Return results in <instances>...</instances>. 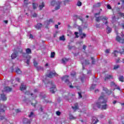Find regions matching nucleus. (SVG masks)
<instances>
[{
    "label": "nucleus",
    "mask_w": 124,
    "mask_h": 124,
    "mask_svg": "<svg viewBox=\"0 0 124 124\" xmlns=\"http://www.w3.org/2000/svg\"><path fill=\"white\" fill-rule=\"evenodd\" d=\"M103 91L105 92V93L103 92L101 93L98 100V102L96 103V105L98 108L106 110L108 107V105L106 104L107 103V100L108 99V98H106V93L108 95H110V94L112 93V91H108L107 88L104 87H103Z\"/></svg>",
    "instance_id": "f257e3e1"
},
{
    "label": "nucleus",
    "mask_w": 124,
    "mask_h": 124,
    "mask_svg": "<svg viewBox=\"0 0 124 124\" xmlns=\"http://www.w3.org/2000/svg\"><path fill=\"white\" fill-rule=\"evenodd\" d=\"M99 15H100V12H99L98 13H96L94 15L96 22H99V21L103 20V21H106L105 22V25H107L108 24V22L107 21L108 20V17L102 16H99Z\"/></svg>",
    "instance_id": "f03ea898"
},
{
    "label": "nucleus",
    "mask_w": 124,
    "mask_h": 124,
    "mask_svg": "<svg viewBox=\"0 0 124 124\" xmlns=\"http://www.w3.org/2000/svg\"><path fill=\"white\" fill-rule=\"evenodd\" d=\"M78 29L79 30V32H75V35H76V38H78L79 37V35H78V33L79 35V37L81 39H83V38H85L87 36V34L85 33H83L82 32V28L80 26H78Z\"/></svg>",
    "instance_id": "7ed1b4c3"
},
{
    "label": "nucleus",
    "mask_w": 124,
    "mask_h": 124,
    "mask_svg": "<svg viewBox=\"0 0 124 124\" xmlns=\"http://www.w3.org/2000/svg\"><path fill=\"white\" fill-rule=\"evenodd\" d=\"M26 53H24L23 56L24 57H26V58L28 59L26 62V63L28 64V65H29L30 64V60L31 59V57L29 55V54H31V50L30 48H27L26 49Z\"/></svg>",
    "instance_id": "20e7f679"
},
{
    "label": "nucleus",
    "mask_w": 124,
    "mask_h": 124,
    "mask_svg": "<svg viewBox=\"0 0 124 124\" xmlns=\"http://www.w3.org/2000/svg\"><path fill=\"white\" fill-rule=\"evenodd\" d=\"M47 86H48V87H49L50 86V87H51L50 88V92H51L52 93H55V92L57 91V88H56V85H55V84L53 83V82H50L47 83Z\"/></svg>",
    "instance_id": "39448f33"
},
{
    "label": "nucleus",
    "mask_w": 124,
    "mask_h": 124,
    "mask_svg": "<svg viewBox=\"0 0 124 124\" xmlns=\"http://www.w3.org/2000/svg\"><path fill=\"white\" fill-rule=\"evenodd\" d=\"M6 109V107L5 105L1 106L0 108V120H3L4 119V116H1V115H3L4 113V110Z\"/></svg>",
    "instance_id": "423d86ee"
},
{
    "label": "nucleus",
    "mask_w": 124,
    "mask_h": 124,
    "mask_svg": "<svg viewBox=\"0 0 124 124\" xmlns=\"http://www.w3.org/2000/svg\"><path fill=\"white\" fill-rule=\"evenodd\" d=\"M57 74H56V72L53 71L50 72L49 74L46 75V77H48V78H53L54 76H56Z\"/></svg>",
    "instance_id": "0eeeda50"
},
{
    "label": "nucleus",
    "mask_w": 124,
    "mask_h": 124,
    "mask_svg": "<svg viewBox=\"0 0 124 124\" xmlns=\"http://www.w3.org/2000/svg\"><path fill=\"white\" fill-rule=\"evenodd\" d=\"M67 78H68V76H65L64 77H63L62 78V80H65V83H66V84H70V82H69V80L67 79Z\"/></svg>",
    "instance_id": "6e6552de"
},
{
    "label": "nucleus",
    "mask_w": 124,
    "mask_h": 124,
    "mask_svg": "<svg viewBox=\"0 0 124 124\" xmlns=\"http://www.w3.org/2000/svg\"><path fill=\"white\" fill-rule=\"evenodd\" d=\"M116 40L117 41H118V42H120V43H124V38L122 39L118 35L116 36Z\"/></svg>",
    "instance_id": "1a4fd4ad"
},
{
    "label": "nucleus",
    "mask_w": 124,
    "mask_h": 124,
    "mask_svg": "<svg viewBox=\"0 0 124 124\" xmlns=\"http://www.w3.org/2000/svg\"><path fill=\"white\" fill-rule=\"evenodd\" d=\"M110 79H113V76L110 75H106L105 77V81H108Z\"/></svg>",
    "instance_id": "9d476101"
},
{
    "label": "nucleus",
    "mask_w": 124,
    "mask_h": 124,
    "mask_svg": "<svg viewBox=\"0 0 124 124\" xmlns=\"http://www.w3.org/2000/svg\"><path fill=\"white\" fill-rule=\"evenodd\" d=\"M12 91V88L9 87H6L4 88L3 92H5L6 93H9V92H11Z\"/></svg>",
    "instance_id": "9b49d317"
},
{
    "label": "nucleus",
    "mask_w": 124,
    "mask_h": 124,
    "mask_svg": "<svg viewBox=\"0 0 124 124\" xmlns=\"http://www.w3.org/2000/svg\"><path fill=\"white\" fill-rule=\"evenodd\" d=\"M31 4V2L29 1V0H24L23 6L24 7H28V5Z\"/></svg>",
    "instance_id": "f8f14e48"
},
{
    "label": "nucleus",
    "mask_w": 124,
    "mask_h": 124,
    "mask_svg": "<svg viewBox=\"0 0 124 124\" xmlns=\"http://www.w3.org/2000/svg\"><path fill=\"white\" fill-rule=\"evenodd\" d=\"M81 62L83 68H84V66L85 65L89 64V63H90V62H89V60H85L83 62V61L81 60Z\"/></svg>",
    "instance_id": "ddd939ff"
},
{
    "label": "nucleus",
    "mask_w": 124,
    "mask_h": 124,
    "mask_svg": "<svg viewBox=\"0 0 124 124\" xmlns=\"http://www.w3.org/2000/svg\"><path fill=\"white\" fill-rule=\"evenodd\" d=\"M27 89V86L24 83H22L20 87V91H24Z\"/></svg>",
    "instance_id": "4468645a"
},
{
    "label": "nucleus",
    "mask_w": 124,
    "mask_h": 124,
    "mask_svg": "<svg viewBox=\"0 0 124 124\" xmlns=\"http://www.w3.org/2000/svg\"><path fill=\"white\" fill-rule=\"evenodd\" d=\"M56 3H57L58 5L55 7V10H59V9H60V7H61V3H62V2L60 1H58L56 2Z\"/></svg>",
    "instance_id": "2eb2a0df"
},
{
    "label": "nucleus",
    "mask_w": 124,
    "mask_h": 124,
    "mask_svg": "<svg viewBox=\"0 0 124 124\" xmlns=\"http://www.w3.org/2000/svg\"><path fill=\"white\" fill-rule=\"evenodd\" d=\"M98 123V120L97 119V118L95 117H93V121L92 124H96Z\"/></svg>",
    "instance_id": "dca6fc26"
},
{
    "label": "nucleus",
    "mask_w": 124,
    "mask_h": 124,
    "mask_svg": "<svg viewBox=\"0 0 124 124\" xmlns=\"http://www.w3.org/2000/svg\"><path fill=\"white\" fill-rule=\"evenodd\" d=\"M1 100H3V101H5V100L7 99V97H6V96L4 95V94H1Z\"/></svg>",
    "instance_id": "f3484780"
},
{
    "label": "nucleus",
    "mask_w": 124,
    "mask_h": 124,
    "mask_svg": "<svg viewBox=\"0 0 124 124\" xmlns=\"http://www.w3.org/2000/svg\"><path fill=\"white\" fill-rule=\"evenodd\" d=\"M45 4L42 2V3H41L39 5V9L40 10H42L43 7H45Z\"/></svg>",
    "instance_id": "a211bd4d"
},
{
    "label": "nucleus",
    "mask_w": 124,
    "mask_h": 124,
    "mask_svg": "<svg viewBox=\"0 0 124 124\" xmlns=\"http://www.w3.org/2000/svg\"><path fill=\"white\" fill-rule=\"evenodd\" d=\"M50 23L54 24V20L52 19H50L49 20H47L45 22L46 25H49Z\"/></svg>",
    "instance_id": "6ab92c4d"
},
{
    "label": "nucleus",
    "mask_w": 124,
    "mask_h": 124,
    "mask_svg": "<svg viewBox=\"0 0 124 124\" xmlns=\"http://www.w3.org/2000/svg\"><path fill=\"white\" fill-rule=\"evenodd\" d=\"M17 55H18L17 52H16V53L14 52V53H13L11 55V58L12 59V60H14V59L16 58Z\"/></svg>",
    "instance_id": "aec40b11"
},
{
    "label": "nucleus",
    "mask_w": 124,
    "mask_h": 124,
    "mask_svg": "<svg viewBox=\"0 0 124 124\" xmlns=\"http://www.w3.org/2000/svg\"><path fill=\"white\" fill-rule=\"evenodd\" d=\"M72 108H73V109H74L75 111H76V110H78L79 108V107H78V103L75 104V106L72 107Z\"/></svg>",
    "instance_id": "412c9836"
},
{
    "label": "nucleus",
    "mask_w": 124,
    "mask_h": 124,
    "mask_svg": "<svg viewBox=\"0 0 124 124\" xmlns=\"http://www.w3.org/2000/svg\"><path fill=\"white\" fill-rule=\"evenodd\" d=\"M35 28L37 30H39V29H41L42 27V24L41 23H38L36 26H35Z\"/></svg>",
    "instance_id": "4be33fe9"
},
{
    "label": "nucleus",
    "mask_w": 124,
    "mask_h": 124,
    "mask_svg": "<svg viewBox=\"0 0 124 124\" xmlns=\"http://www.w3.org/2000/svg\"><path fill=\"white\" fill-rule=\"evenodd\" d=\"M32 6L33 9H36V8H37V7L38 6V4L36 3H33Z\"/></svg>",
    "instance_id": "5701e85b"
},
{
    "label": "nucleus",
    "mask_w": 124,
    "mask_h": 124,
    "mask_svg": "<svg viewBox=\"0 0 124 124\" xmlns=\"http://www.w3.org/2000/svg\"><path fill=\"white\" fill-rule=\"evenodd\" d=\"M112 31V29L108 27V26L107 28V33H110Z\"/></svg>",
    "instance_id": "b1692460"
},
{
    "label": "nucleus",
    "mask_w": 124,
    "mask_h": 124,
    "mask_svg": "<svg viewBox=\"0 0 124 124\" xmlns=\"http://www.w3.org/2000/svg\"><path fill=\"white\" fill-rule=\"evenodd\" d=\"M96 28H98L99 29H101L103 27V24H96Z\"/></svg>",
    "instance_id": "393cba45"
},
{
    "label": "nucleus",
    "mask_w": 124,
    "mask_h": 124,
    "mask_svg": "<svg viewBox=\"0 0 124 124\" xmlns=\"http://www.w3.org/2000/svg\"><path fill=\"white\" fill-rule=\"evenodd\" d=\"M16 72L17 74H21L22 73V72L21 71V70H20V69H19V68L16 69Z\"/></svg>",
    "instance_id": "a878e982"
},
{
    "label": "nucleus",
    "mask_w": 124,
    "mask_h": 124,
    "mask_svg": "<svg viewBox=\"0 0 124 124\" xmlns=\"http://www.w3.org/2000/svg\"><path fill=\"white\" fill-rule=\"evenodd\" d=\"M55 55H56L55 52H52L50 54V58H51L52 59L55 58Z\"/></svg>",
    "instance_id": "bb28decb"
},
{
    "label": "nucleus",
    "mask_w": 124,
    "mask_h": 124,
    "mask_svg": "<svg viewBox=\"0 0 124 124\" xmlns=\"http://www.w3.org/2000/svg\"><path fill=\"white\" fill-rule=\"evenodd\" d=\"M68 62V59H67L66 58H63L62 59V63H65V62Z\"/></svg>",
    "instance_id": "cd10ccee"
},
{
    "label": "nucleus",
    "mask_w": 124,
    "mask_h": 124,
    "mask_svg": "<svg viewBox=\"0 0 124 124\" xmlns=\"http://www.w3.org/2000/svg\"><path fill=\"white\" fill-rule=\"evenodd\" d=\"M36 104V101L35 100H33L32 101V103H31V105L34 107H35Z\"/></svg>",
    "instance_id": "c85d7f7f"
},
{
    "label": "nucleus",
    "mask_w": 124,
    "mask_h": 124,
    "mask_svg": "<svg viewBox=\"0 0 124 124\" xmlns=\"http://www.w3.org/2000/svg\"><path fill=\"white\" fill-rule=\"evenodd\" d=\"M119 80L121 82H124V76H121L119 77Z\"/></svg>",
    "instance_id": "c756f323"
},
{
    "label": "nucleus",
    "mask_w": 124,
    "mask_h": 124,
    "mask_svg": "<svg viewBox=\"0 0 124 124\" xmlns=\"http://www.w3.org/2000/svg\"><path fill=\"white\" fill-rule=\"evenodd\" d=\"M60 40L61 41H64L65 40V38H64V36H62L60 37Z\"/></svg>",
    "instance_id": "7c9ffc66"
},
{
    "label": "nucleus",
    "mask_w": 124,
    "mask_h": 124,
    "mask_svg": "<svg viewBox=\"0 0 124 124\" xmlns=\"http://www.w3.org/2000/svg\"><path fill=\"white\" fill-rule=\"evenodd\" d=\"M70 1H72V0H65L64 1V5H66V3H67V2H70Z\"/></svg>",
    "instance_id": "2f4dec72"
},
{
    "label": "nucleus",
    "mask_w": 124,
    "mask_h": 124,
    "mask_svg": "<svg viewBox=\"0 0 124 124\" xmlns=\"http://www.w3.org/2000/svg\"><path fill=\"white\" fill-rule=\"evenodd\" d=\"M55 3H56V0H52L50 2V4L51 5H55Z\"/></svg>",
    "instance_id": "473e14b6"
},
{
    "label": "nucleus",
    "mask_w": 124,
    "mask_h": 124,
    "mask_svg": "<svg viewBox=\"0 0 124 124\" xmlns=\"http://www.w3.org/2000/svg\"><path fill=\"white\" fill-rule=\"evenodd\" d=\"M95 87H96V85L93 84L91 87V90H93V89L95 88Z\"/></svg>",
    "instance_id": "72a5a7b5"
},
{
    "label": "nucleus",
    "mask_w": 124,
    "mask_h": 124,
    "mask_svg": "<svg viewBox=\"0 0 124 124\" xmlns=\"http://www.w3.org/2000/svg\"><path fill=\"white\" fill-rule=\"evenodd\" d=\"M119 53V52L117 50H114V51L113 52V54L114 55V57H117V54Z\"/></svg>",
    "instance_id": "f704fd0d"
},
{
    "label": "nucleus",
    "mask_w": 124,
    "mask_h": 124,
    "mask_svg": "<svg viewBox=\"0 0 124 124\" xmlns=\"http://www.w3.org/2000/svg\"><path fill=\"white\" fill-rule=\"evenodd\" d=\"M33 63H34V65L35 67H37V62H35V60H33Z\"/></svg>",
    "instance_id": "c9c22d12"
},
{
    "label": "nucleus",
    "mask_w": 124,
    "mask_h": 124,
    "mask_svg": "<svg viewBox=\"0 0 124 124\" xmlns=\"http://www.w3.org/2000/svg\"><path fill=\"white\" fill-rule=\"evenodd\" d=\"M110 86H111V87H116L117 86L116 84H115V83H114L113 82H111Z\"/></svg>",
    "instance_id": "e433bc0d"
},
{
    "label": "nucleus",
    "mask_w": 124,
    "mask_h": 124,
    "mask_svg": "<svg viewBox=\"0 0 124 124\" xmlns=\"http://www.w3.org/2000/svg\"><path fill=\"white\" fill-rule=\"evenodd\" d=\"M100 5H101V3H97V4H96L95 5V7H99V6H100Z\"/></svg>",
    "instance_id": "4c0bfd02"
},
{
    "label": "nucleus",
    "mask_w": 124,
    "mask_h": 124,
    "mask_svg": "<svg viewBox=\"0 0 124 124\" xmlns=\"http://www.w3.org/2000/svg\"><path fill=\"white\" fill-rule=\"evenodd\" d=\"M77 5H78V6H81V5H82V2H81V1H78L77 2Z\"/></svg>",
    "instance_id": "58836bf2"
},
{
    "label": "nucleus",
    "mask_w": 124,
    "mask_h": 124,
    "mask_svg": "<svg viewBox=\"0 0 124 124\" xmlns=\"http://www.w3.org/2000/svg\"><path fill=\"white\" fill-rule=\"evenodd\" d=\"M25 94H27L28 95L31 94V95H32V93H31L30 91H27L25 93Z\"/></svg>",
    "instance_id": "ea45409f"
},
{
    "label": "nucleus",
    "mask_w": 124,
    "mask_h": 124,
    "mask_svg": "<svg viewBox=\"0 0 124 124\" xmlns=\"http://www.w3.org/2000/svg\"><path fill=\"white\" fill-rule=\"evenodd\" d=\"M69 119L70 120H74V119H75V118H74L73 115H70V116H69Z\"/></svg>",
    "instance_id": "a19ab883"
},
{
    "label": "nucleus",
    "mask_w": 124,
    "mask_h": 124,
    "mask_svg": "<svg viewBox=\"0 0 124 124\" xmlns=\"http://www.w3.org/2000/svg\"><path fill=\"white\" fill-rule=\"evenodd\" d=\"M75 75H76V73H75V72H72L71 73V76H75Z\"/></svg>",
    "instance_id": "79ce46f5"
},
{
    "label": "nucleus",
    "mask_w": 124,
    "mask_h": 124,
    "mask_svg": "<svg viewBox=\"0 0 124 124\" xmlns=\"http://www.w3.org/2000/svg\"><path fill=\"white\" fill-rule=\"evenodd\" d=\"M29 117V118H32V117H33V112H31Z\"/></svg>",
    "instance_id": "37998d69"
},
{
    "label": "nucleus",
    "mask_w": 124,
    "mask_h": 124,
    "mask_svg": "<svg viewBox=\"0 0 124 124\" xmlns=\"http://www.w3.org/2000/svg\"><path fill=\"white\" fill-rule=\"evenodd\" d=\"M119 65H116L115 66H114V69H118V68H119Z\"/></svg>",
    "instance_id": "c03bdc74"
},
{
    "label": "nucleus",
    "mask_w": 124,
    "mask_h": 124,
    "mask_svg": "<svg viewBox=\"0 0 124 124\" xmlns=\"http://www.w3.org/2000/svg\"><path fill=\"white\" fill-rule=\"evenodd\" d=\"M106 54H109L110 53V49H106L105 50Z\"/></svg>",
    "instance_id": "a18cd8bd"
},
{
    "label": "nucleus",
    "mask_w": 124,
    "mask_h": 124,
    "mask_svg": "<svg viewBox=\"0 0 124 124\" xmlns=\"http://www.w3.org/2000/svg\"><path fill=\"white\" fill-rule=\"evenodd\" d=\"M20 111H21V109H16V113H20Z\"/></svg>",
    "instance_id": "49530a36"
},
{
    "label": "nucleus",
    "mask_w": 124,
    "mask_h": 124,
    "mask_svg": "<svg viewBox=\"0 0 124 124\" xmlns=\"http://www.w3.org/2000/svg\"><path fill=\"white\" fill-rule=\"evenodd\" d=\"M120 54H124V49H122V50H121L120 51Z\"/></svg>",
    "instance_id": "de8ad7c7"
},
{
    "label": "nucleus",
    "mask_w": 124,
    "mask_h": 124,
    "mask_svg": "<svg viewBox=\"0 0 124 124\" xmlns=\"http://www.w3.org/2000/svg\"><path fill=\"white\" fill-rule=\"evenodd\" d=\"M91 59L92 60L93 64H94V59H93V57H91Z\"/></svg>",
    "instance_id": "09e8293b"
},
{
    "label": "nucleus",
    "mask_w": 124,
    "mask_h": 124,
    "mask_svg": "<svg viewBox=\"0 0 124 124\" xmlns=\"http://www.w3.org/2000/svg\"><path fill=\"white\" fill-rule=\"evenodd\" d=\"M32 16L34 17H35L37 16V15L36 13H34V14L32 15Z\"/></svg>",
    "instance_id": "8fccbe9b"
},
{
    "label": "nucleus",
    "mask_w": 124,
    "mask_h": 124,
    "mask_svg": "<svg viewBox=\"0 0 124 124\" xmlns=\"http://www.w3.org/2000/svg\"><path fill=\"white\" fill-rule=\"evenodd\" d=\"M78 93V97L79 98H81L82 97V95L81 94V93Z\"/></svg>",
    "instance_id": "3c124183"
},
{
    "label": "nucleus",
    "mask_w": 124,
    "mask_h": 124,
    "mask_svg": "<svg viewBox=\"0 0 124 124\" xmlns=\"http://www.w3.org/2000/svg\"><path fill=\"white\" fill-rule=\"evenodd\" d=\"M56 114L57 116H60L61 115V112L60 111H56Z\"/></svg>",
    "instance_id": "603ef678"
},
{
    "label": "nucleus",
    "mask_w": 124,
    "mask_h": 124,
    "mask_svg": "<svg viewBox=\"0 0 124 124\" xmlns=\"http://www.w3.org/2000/svg\"><path fill=\"white\" fill-rule=\"evenodd\" d=\"M16 80L17 81V82H20V78H16Z\"/></svg>",
    "instance_id": "864d4df0"
},
{
    "label": "nucleus",
    "mask_w": 124,
    "mask_h": 124,
    "mask_svg": "<svg viewBox=\"0 0 124 124\" xmlns=\"http://www.w3.org/2000/svg\"><path fill=\"white\" fill-rule=\"evenodd\" d=\"M107 8L108 9H111V6H110V5H108Z\"/></svg>",
    "instance_id": "5fc2aeb1"
},
{
    "label": "nucleus",
    "mask_w": 124,
    "mask_h": 124,
    "mask_svg": "<svg viewBox=\"0 0 124 124\" xmlns=\"http://www.w3.org/2000/svg\"><path fill=\"white\" fill-rule=\"evenodd\" d=\"M86 48H87V46H86L85 45H83V49L84 50H86Z\"/></svg>",
    "instance_id": "6e6d98bb"
},
{
    "label": "nucleus",
    "mask_w": 124,
    "mask_h": 124,
    "mask_svg": "<svg viewBox=\"0 0 124 124\" xmlns=\"http://www.w3.org/2000/svg\"><path fill=\"white\" fill-rule=\"evenodd\" d=\"M30 38H33V36L31 34L30 35Z\"/></svg>",
    "instance_id": "4d7b16f0"
},
{
    "label": "nucleus",
    "mask_w": 124,
    "mask_h": 124,
    "mask_svg": "<svg viewBox=\"0 0 124 124\" xmlns=\"http://www.w3.org/2000/svg\"><path fill=\"white\" fill-rule=\"evenodd\" d=\"M55 29H59V25H55Z\"/></svg>",
    "instance_id": "13d9d810"
},
{
    "label": "nucleus",
    "mask_w": 124,
    "mask_h": 124,
    "mask_svg": "<svg viewBox=\"0 0 124 124\" xmlns=\"http://www.w3.org/2000/svg\"><path fill=\"white\" fill-rule=\"evenodd\" d=\"M120 14L121 17H124V14L120 13Z\"/></svg>",
    "instance_id": "bf43d9fd"
},
{
    "label": "nucleus",
    "mask_w": 124,
    "mask_h": 124,
    "mask_svg": "<svg viewBox=\"0 0 124 124\" xmlns=\"http://www.w3.org/2000/svg\"><path fill=\"white\" fill-rule=\"evenodd\" d=\"M116 103H117V101H114L113 102V104H116Z\"/></svg>",
    "instance_id": "052dcab7"
},
{
    "label": "nucleus",
    "mask_w": 124,
    "mask_h": 124,
    "mask_svg": "<svg viewBox=\"0 0 124 124\" xmlns=\"http://www.w3.org/2000/svg\"><path fill=\"white\" fill-rule=\"evenodd\" d=\"M4 22L5 24H7V23H8V21L7 20H4Z\"/></svg>",
    "instance_id": "680f3d73"
},
{
    "label": "nucleus",
    "mask_w": 124,
    "mask_h": 124,
    "mask_svg": "<svg viewBox=\"0 0 124 124\" xmlns=\"http://www.w3.org/2000/svg\"><path fill=\"white\" fill-rule=\"evenodd\" d=\"M43 110V109H42V108H41L40 109H39V111H41V112H42Z\"/></svg>",
    "instance_id": "e2e57ef3"
},
{
    "label": "nucleus",
    "mask_w": 124,
    "mask_h": 124,
    "mask_svg": "<svg viewBox=\"0 0 124 124\" xmlns=\"http://www.w3.org/2000/svg\"><path fill=\"white\" fill-rule=\"evenodd\" d=\"M122 27H123V29H124V23L122 24Z\"/></svg>",
    "instance_id": "0e129e2a"
},
{
    "label": "nucleus",
    "mask_w": 124,
    "mask_h": 124,
    "mask_svg": "<svg viewBox=\"0 0 124 124\" xmlns=\"http://www.w3.org/2000/svg\"><path fill=\"white\" fill-rule=\"evenodd\" d=\"M117 90H121V89H120V87H118L116 88Z\"/></svg>",
    "instance_id": "69168bd1"
},
{
    "label": "nucleus",
    "mask_w": 124,
    "mask_h": 124,
    "mask_svg": "<svg viewBox=\"0 0 124 124\" xmlns=\"http://www.w3.org/2000/svg\"><path fill=\"white\" fill-rule=\"evenodd\" d=\"M121 1H122L123 4H124V0H121Z\"/></svg>",
    "instance_id": "338daca9"
},
{
    "label": "nucleus",
    "mask_w": 124,
    "mask_h": 124,
    "mask_svg": "<svg viewBox=\"0 0 124 124\" xmlns=\"http://www.w3.org/2000/svg\"><path fill=\"white\" fill-rule=\"evenodd\" d=\"M95 92L96 93H97V92H98V89H97V90H95Z\"/></svg>",
    "instance_id": "774afa93"
}]
</instances>
